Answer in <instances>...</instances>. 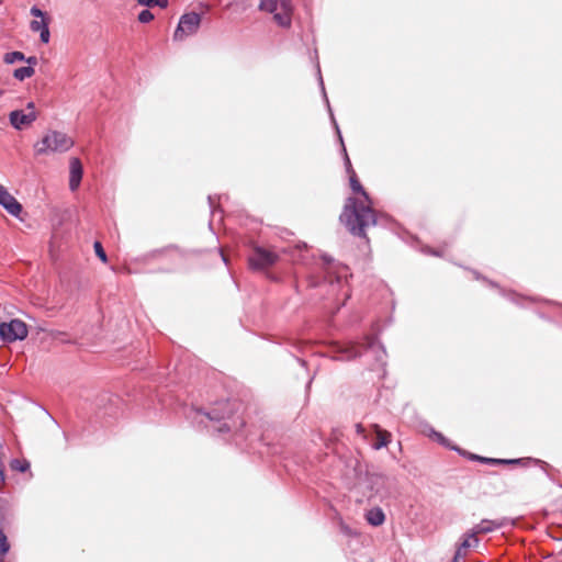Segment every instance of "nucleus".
<instances>
[{
  "label": "nucleus",
  "mask_w": 562,
  "mask_h": 562,
  "mask_svg": "<svg viewBox=\"0 0 562 562\" xmlns=\"http://www.w3.org/2000/svg\"><path fill=\"white\" fill-rule=\"evenodd\" d=\"M207 200H209L210 207H212V209H213V205H214V198H213V196H211V195H209Z\"/></svg>",
  "instance_id": "30"
},
{
  "label": "nucleus",
  "mask_w": 562,
  "mask_h": 562,
  "mask_svg": "<svg viewBox=\"0 0 562 562\" xmlns=\"http://www.w3.org/2000/svg\"><path fill=\"white\" fill-rule=\"evenodd\" d=\"M516 297H517V295H516L515 293H510V294H509V299H510V300L515 301V299H516Z\"/></svg>",
  "instance_id": "31"
},
{
  "label": "nucleus",
  "mask_w": 562,
  "mask_h": 562,
  "mask_svg": "<svg viewBox=\"0 0 562 562\" xmlns=\"http://www.w3.org/2000/svg\"><path fill=\"white\" fill-rule=\"evenodd\" d=\"M10 550V544L8 542L7 536L3 530L0 529V554L4 557Z\"/></svg>",
  "instance_id": "25"
},
{
  "label": "nucleus",
  "mask_w": 562,
  "mask_h": 562,
  "mask_svg": "<svg viewBox=\"0 0 562 562\" xmlns=\"http://www.w3.org/2000/svg\"><path fill=\"white\" fill-rule=\"evenodd\" d=\"M509 522L508 518L501 519H482L471 529L475 535H486L505 527Z\"/></svg>",
  "instance_id": "13"
},
{
  "label": "nucleus",
  "mask_w": 562,
  "mask_h": 562,
  "mask_svg": "<svg viewBox=\"0 0 562 562\" xmlns=\"http://www.w3.org/2000/svg\"><path fill=\"white\" fill-rule=\"evenodd\" d=\"M351 190L363 196V202L358 201L356 198H348L340 220L345 223L349 232L358 237L366 238V229L374 226L379 222L378 214L372 209V201L359 182L355 171L349 175Z\"/></svg>",
  "instance_id": "2"
},
{
  "label": "nucleus",
  "mask_w": 562,
  "mask_h": 562,
  "mask_svg": "<svg viewBox=\"0 0 562 562\" xmlns=\"http://www.w3.org/2000/svg\"><path fill=\"white\" fill-rule=\"evenodd\" d=\"M311 384H312V379H310V381L307 383V389H310Z\"/></svg>",
  "instance_id": "34"
},
{
  "label": "nucleus",
  "mask_w": 562,
  "mask_h": 562,
  "mask_svg": "<svg viewBox=\"0 0 562 562\" xmlns=\"http://www.w3.org/2000/svg\"><path fill=\"white\" fill-rule=\"evenodd\" d=\"M201 24V15L196 12H188L178 20V37L190 36L198 32Z\"/></svg>",
  "instance_id": "11"
},
{
  "label": "nucleus",
  "mask_w": 562,
  "mask_h": 562,
  "mask_svg": "<svg viewBox=\"0 0 562 562\" xmlns=\"http://www.w3.org/2000/svg\"><path fill=\"white\" fill-rule=\"evenodd\" d=\"M2 3V0H0V4Z\"/></svg>",
  "instance_id": "38"
},
{
  "label": "nucleus",
  "mask_w": 562,
  "mask_h": 562,
  "mask_svg": "<svg viewBox=\"0 0 562 562\" xmlns=\"http://www.w3.org/2000/svg\"><path fill=\"white\" fill-rule=\"evenodd\" d=\"M222 258H223V261H224L225 263H227V259H226V257L224 256V254H222Z\"/></svg>",
  "instance_id": "32"
},
{
  "label": "nucleus",
  "mask_w": 562,
  "mask_h": 562,
  "mask_svg": "<svg viewBox=\"0 0 562 562\" xmlns=\"http://www.w3.org/2000/svg\"><path fill=\"white\" fill-rule=\"evenodd\" d=\"M82 164L79 158L72 157L69 160V189L76 191L82 179Z\"/></svg>",
  "instance_id": "15"
},
{
  "label": "nucleus",
  "mask_w": 562,
  "mask_h": 562,
  "mask_svg": "<svg viewBox=\"0 0 562 562\" xmlns=\"http://www.w3.org/2000/svg\"><path fill=\"white\" fill-rule=\"evenodd\" d=\"M35 69L32 66L21 67L13 71V77L20 81L33 77Z\"/></svg>",
  "instance_id": "21"
},
{
  "label": "nucleus",
  "mask_w": 562,
  "mask_h": 562,
  "mask_svg": "<svg viewBox=\"0 0 562 562\" xmlns=\"http://www.w3.org/2000/svg\"><path fill=\"white\" fill-rule=\"evenodd\" d=\"M372 352L375 360L384 364V358L386 356L384 347L371 336L364 337L362 342H349L344 346H339L337 350L336 360L349 361L363 355L364 352Z\"/></svg>",
  "instance_id": "3"
},
{
  "label": "nucleus",
  "mask_w": 562,
  "mask_h": 562,
  "mask_svg": "<svg viewBox=\"0 0 562 562\" xmlns=\"http://www.w3.org/2000/svg\"><path fill=\"white\" fill-rule=\"evenodd\" d=\"M480 543V539L477 535H475L472 529L467 530L459 539L457 543V549L454 553L453 561L458 562L459 559H464L468 554L469 550L472 548H476Z\"/></svg>",
  "instance_id": "12"
},
{
  "label": "nucleus",
  "mask_w": 562,
  "mask_h": 562,
  "mask_svg": "<svg viewBox=\"0 0 562 562\" xmlns=\"http://www.w3.org/2000/svg\"><path fill=\"white\" fill-rule=\"evenodd\" d=\"M356 431L358 435L362 436L363 438H366V430L363 428V426L361 424H357L356 425Z\"/></svg>",
  "instance_id": "28"
},
{
  "label": "nucleus",
  "mask_w": 562,
  "mask_h": 562,
  "mask_svg": "<svg viewBox=\"0 0 562 562\" xmlns=\"http://www.w3.org/2000/svg\"><path fill=\"white\" fill-rule=\"evenodd\" d=\"M93 248H94V252H95L97 257L102 262H104V263L108 262V256L102 247V244L100 241H94Z\"/></svg>",
  "instance_id": "26"
},
{
  "label": "nucleus",
  "mask_w": 562,
  "mask_h": 562,
  "mask_svg": "<svg viewBox=\"0 0 562 562\" xmlns=\"http://www.w3.org/2000/svg\"><path fill=\"white\" fill-rule=\"evenodd\" d=\"M322 261L326 273L324 280L328 281L331 285L334 284V282H337L339 284L341 282L342 276L341 273H338L335 278L331 276V263L334 261L333 258L327 255H323Z\"/></svg>",
  "instance_id": "17"
},
{
  "label": "nucleus",
  "mask_w": 562,
  "mask_h": 562,
  "mask_svg": "<svg viewBox=\"0 0 562 562\" xmlns=\"http://www.w3.org/2000/svg\"><path fill=\"white\" fill-rule=\"evenodd\" d=\"M75 142L67 134L58 131L47 132L34 146L36 155L64 153L74 146Z\"/></svg>",
  "instance_id": "4"
},
{
  "label": "nucleus",
  "mask_w": 562,
  "mask_h": 562,
  "mask_svg": "<svg viewBox=\"0 0 562 562\" xmlns=\"http://www.w3.org/2000/svg\"><path fill=\"white\" fill-rule=\"evenodd\" d=\"M29 330L24 322L12 319L0 324V338L7 342L23 340L27 337Z\"/></svg>",
  "instance_id": "6"
},
{
  "label": "nucleus",
  "mask_w": 562,
  "mask_h": 562,
  "mask_svg": "<svg viewBox=\"0 0 562 562\" xmlns=\"http://www.w3.org/2000/svg\"><path fill=\"white\" fill-rule=\"evenodd\" d=\"M30 12L34 18H36L35 20L31 21V23H30L31 31L38 32L41 41L44 44H47L50 38V33H49V29H48L49 19H47L46 14L37 7H32Z\"/></svg>",
  "instance_id": "9"
},
{
  "label": "nucleus",
  "mask_w": 562,
  "mask_h": 562,
  "mask_svg": "<svg viewBox=\"0 0 562 562\" xmlns=\"http://www.w3.org/2000/svg\"><path fill=\"white\" fill-rule=\"evenodd\" d=\"M137 2L144 7L158 5L160 8H166L168 5V0H137Z\"/></svg>",
  "instance_id": "24"
},
{
  "label": "nucleus",
  "mask_w": 562,
  "mask_h": 562,
  "mask_svg": "<svg viewBox=\"0 0 562 562\" xmlns=\"http://www.w3.org/2000/svg\"><path fill=\"white\" fill-rule=\"evenodd\" d=\"M10 468L13 471L25 472L30 469V462L24 459H13L10 462Z\"/></svg>",
  "instance_id": "22"
},
{
  "label": "nucleus",
  "mask_w": 562,
  "mask_h": 562,
  "mask_svg": "<svg viewBox=\"0 0 562 562\" xmlns=\"http://www.w3.org/2000/svg\"><path fill=\"white\" fill-rule=\"evenodd\" d=\"M373 428L376 434V441L372 443V448L374 450H380V449L386 447L391 442L392 436H391V432L380 428V426L376 424L373 425Z\"/></svg>",
  "instance_id": "16"
},
{
  "label": "nucleus",
  "mask_w": 562,
  "mask_h": 562,
  "mask_svg": "<svg viewBox=\"0 0 562 562\" xmlns=\"http://www.w3.org/2000/svg\"><path fill=\"white\" fill-rule=\"evenodd\" d=\"M0 562H4V561H3V557H2V555H0Z\"/></svg>",
  "instance_id": "37"
},
{
  "label": "nucleus",
  "mask_w": 562,
  "mask_h": 562,
  "mask_svg": "<svg viewBox=\"0 0 562 562\" xmlns=\"http://www.w3.org/2000/svg\"><path fill=\"white\" fill-rule=\"evenodd\" d=\"M24 59H25V56H24V54H23L22 52H11V53H7V54L4 55V58H3V60H4V63H5V64H13V63H15L16 60L22 61V60H24Z\"/></svg>",
  "instance_id": "23"
},
{
  "label": "nucleus",
  "mask_w": 562,
  "mask_h": 562,
  "mask_svg": "<svg viewBox=\"0 0 562 562\" xmlns=\"http://www.w3.org/2000/svg\"><path fill=\"white\" fill-rule=\"evenodd\" d=\"M259 9L273 13V19L278 25L282 27L291 26L293 12L291 0H260Z\"/></svg>",
  "instance_id": "5"
},
{
  "label": "nucleus",
  "mask_w": 562,
  "mask_h": 562,
  "mask_svg": "<svg viewBox=\"0 0 562 562\" xmlns=\"http://www.w3.org/2000/svg\"><path fill=\"white\" fill-rule=\"evenodd\" d=\"M302 366H305V361L302 359H297Z\"/></svg>",
  "instance_id": "33"
},
{
  "label": "nucleus",
  "mask_w": 562,
  "mask_h": 562,
  "mask_svg": "<svg viewBox=\"0 0 562 562\" xmlns=\"http://www.w3.org/2000/svg\"><path fill=\"white\" fill-rule=\"evenodd\" d=\"M238 408L239 403L237 401L225 400L216 402L209 411L191 407L184 414L193 424L203 426L209 430L218 434L233 432L234 436H237L245 426V422L239 417L233 418Z\"/></svg>",
  "instance_id": "1"
},
{
  "label": "nucleus",
  "mask_w": 562,
  "mask_h": 562,
  "mask_svg": "<svg viewBox=\"0 0 562 562\" xmlns=\"http://www.w3.org/2000/svg\"><path fill=\"white\" fill-rule=\"evenodd\" d=\"M154 20V14L148 10L145 9L138 14V21L140 23H149Z\"/></svg>",
  "instance_id": "27"
},
{
  "label": "nucleus",
  "mask_w": 562,
  "mask_h": 562,
  "mask_svg": "<svg viewBox=\"0 0 562 562\" xmlns=\"http://www.w3.org/2000/svg\"><path fill=\"white\" fill-rule=\"evenodd\" d=\"M430 254L435 255V256H438V252H436V251H431Z\"/></svg>",
  "instance_id": "35"
},
{
  "label": "nucleus",
  "mask_w": 562,
  "mask_h": 562,
  "mask_svg": "<svg viewBox=\"0 0 562 562\" xmlns=\"http://www.w3.org/2000/svg\"><path fill=\"white\" fill-rule=\"evenodd\" d=\"M367 521L374 527L381 526L385 520V515L380 507H373L366 514Z\"/></svg>",
  "instance_id": "18"
},
{
  "label": "nucleus",
  "mask_w": 562,
  "mask_h": 562,
  "mask_svg": "<svg viewBox=\"0 0 562 562\" xmlns=\"http://www.w3.org/2000/svg\"><path fill=\"white\" fill-rule=\"evenodd\" d=\"M36 119L37 111L34 102H29L24 110H14L9 114L10 124L19 131L30 127Z\"/></svg>",
  "instance_id": "7"
},
{
  "label": "nucleus",
  "mask_w": 562,
  "mask_h": 562,
  "mask_svg": "<svg viewBox=\"0 0 562 562\" xmlns=\"http://www.w3.org/2000/svg\"><path fill=\"white\" fill-rule=\"evenodd\" d=\"M29 65H31L32 67L35 66L37 64V58L35 56H31L29 58H25L24 59Z\"/></svg>",
  "instance_id": "29"
},
{
  "label": "nucleus",
  "mask_w": 562,
  "mask_h": 562,
  "mask_svg": "<svg viewBox=\"0 0 562 562\" xmlns=\"http://www.w3.org/2000/svg\"><path fill=\"white\" fill-rule=\"evenodd\" d=\"M429 437L434 440H436L438 443H440L441 446L446 447V448H449L451 450H454V451H458L460 452L461 450L456 447V446H452L449 441V439H447L441 432L439 431H436L435 429H430L429 431Z\"/></svg>",
  "instance_id": "19"
},
{
  "label": "nucleus",
  "mask_w": 562,
  "mask_h": 562,
  "mask_svg": "<svg viewBox=\"0 0 562 562\" xmlns=\"http://www.w3.org/2000/svg\"><path fill=\"white\" fill-rule=\"evenodd\" d=\"M0 204L12 215L18 216L22 211V205L7 190V188L0 184Z\"/></svg>",
  "instance_id": "14"
},
{
  "label": "nucleus",
  "mask_w": 562,
  "mask_h": 562,
  "mask_svg": "<svg viewBox=\"0 0 562 562\" xmlns=\"http://www.w3.org/2000/svg\"><path fill=\"white\" fill-rule=\"evenodd\" d=\"M317 72H318L319 86H321V89H322V92H323V98H324V101L326 102V105L328 108V112H329V115H330L331 123H333V125H334V127L336 130L337 136H338L340 145H341V151L344 153L346 171L350 175L355 170L352 169L351 161H350V159L348 157V154H347L344 140H342V136H341L339 126H338V124H337V122L335 120L334 113L331 111V108H330V104H329V100H328V97H327L326 91H325L324 81H323V77L321 75L319 66H317Z\"/></svg>",
  "instance_id": "10"
},
{
  "label": "nucleus",
  "mask_w": 562,
  "mask_h": 562,
  "mask_svg": "<svg viewBox=\"0 0 562 562\" xmlns=\"http://www.w3.org/2000/svg\"><path fill=\"white\" fill-rule=\"evenodd\" d=\"M472 458L488 464H515L522 461V459H493L479 456H472Z\"/></svg>",
  "instance_id": "20"
},
{
  "label": "nucleus",
  "mask_w": 562,
  "mask_h": 562,
  "mask_svg": "<svg viewBox=\"0 0 562 562\" xmlns=\"http://www.w3.org/2000/svg\"><path fill=\"white\" fill-rule=\"evenodd\" d=\"M3 93H4V91L0 89V97H1Z\"/></svg>",
  "instance_id": "36"
},
{
  "label": "nucleus",
  "mask_w": 562,
  "mask_h": 562,
  "mask_svg": "<svg viewBox=\"0 0 562 562\" xmlns=\"http://www.w3.org/2000/svg\"><path fill=\"white\" fill-rule=\"evenodd\" d=\"M278 258V255L269 249L255 247L248 261L251 269L260 270L274 265Z\"/></svg>",
  "instance_id": "8"
}]
</instances>
